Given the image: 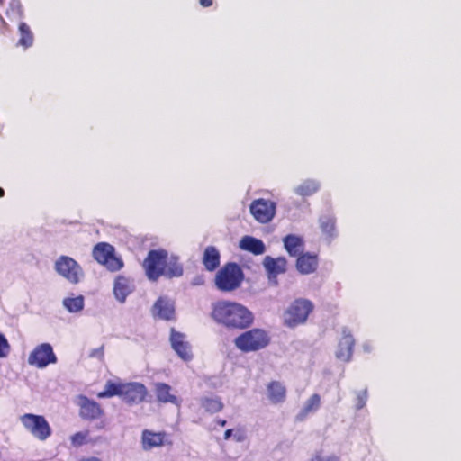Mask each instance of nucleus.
I'll use <instances>...</instances> for the list:
<instances>
[{
	"instance_id": "nucleus-35",
	"label": "nucleus",
	"mask_w": 461,
	"mask_h": 461,
	"mask_svg": "<svg viewBox=\"0 0 461 461\" xmlns=\"http://www.w3.org/2000/svg\"><path fill=\"white\" fill-rule=\"evenodd\" d=\"M357 408L361 409L365 406L366 399H367V393L366 391H363L357 394Z\"/></svg>"
},
{
	"instance_id": "nucleus-11",
	"label": "nucleus",
	"mask_w": 461,
	"mask_h": 461,
	"mask_svg": "<svg viewBox=\"0 0 461 461\" xmlns=\"http://www.w3.org/2000/svg\"><path fill=\"white\" fill-rule=\"evenodd\" d=\"M121 393L122 400L128 404H138L148 394L147 388L140 383H124Z\"/></svg>"
},
{
	"instance_id": "nucleus-25",
	"label": "nucleus",
	"mask_w": 461,
	"mask_h": 461,
	"mask_svg": "<svg viewBox=\"0 0 461 461\" xmlns=\"http://www.w3.org/2000/svg\"><path fill=\"white\" fill-rule=\"evenodd\" d=\"M321 406V396L318 393L312 394L304 403L303 409L298 414V418L302 420L310 413L315 412Z\"/></svg>"
},
{
	"instance_id": "nucleus-14",
	"label": "nucleus",
	"mask_w": 461,
	"mask_h": 461,
	"mask_svg": "<svg viewBox=\"0 0 461 461\" xmlns=\"http://www.w3.org/2000/svg\"><path fill=\"white\" fill-rule=\"evenodd\" d=\"M355 339L348 329H343L342 337L339 341L336 357L341 361L348 362L353 354Z\"/></svg>"
},
{
	"instance_id": "nucleus-9",
	"label": "nucleus",
	"mask_w": 461,
	"mask_h": 461,
	"mask_svg": "<svg viewBox=\"0 0 461 461\" xmlns=\"http://www.w3.org/2000/svg\"><path fill=\"white\" fill-rule=\"evenodd\" d=\"M249 211L257 221L268 223L276 215V203L271 200L258 198L252 201Z\"/></svg>"
},
{
	"instance_id": "nucleus-13",
	"label": "nucleus",
	"mask_w": 461,
	"mask_h": 461,
	"mask_svg": "<svg viewBox=\"0 0 461 461\" xmlns=\"http://www.w3.org/2000/svg\"><path fill=\"white\" fill-rule=\"evenodd\" d=\"M166 444H171V441L168 440V436L165 431L154 432L149 429H144L141 433V446L146 451Z\"/></svg>"
},
{
	"instance_id": "nucleus-18",
	"label": "nucleus",
	"mask_w": 461,
	"mask_h": 461,
	"mask_svg": "<svg viewBox=\"0 0 461 461\" xmlns=\"http://www.w3.org/2000/svg\"><path fill=\"white\" fill-rule=\"evenodd\" d=\"M267 398L273 404L283 403L286 399V388L279 381H271L267 385Z\"/></svg>"
},
{
	"instance_id": "nucleus-7",
	"label": "nucleus",
	"mask_w": 461,
	"mask_h": 461,
	"mask_svg": "<svg viewBox=\"0 0 461 461\" xmlns=\"http://www.w3.org/2000/svg\"><path fill=\"white\" fill-rule=\"evenodd\" d=\"M20 420L26 430L41 441L46 440L51 435V428L44 416L25 413L21 416Z\"/></svg>"
},
{
	"instance_id": "nucleus-28",
	"label": "nucleus",
	"mask_w": 461,
	"mask_h": 461,
	"mask_svg": "<svg viewBox=\"0 0 461 461\" xmlns=\"http://www.w3.org/2000/svg\"><path fill=\"white\" fill-rule=\"evenodd\" d=\"M123 383H114L112 380L107 381L105 384L104 390L99 392L97 393V397L102 398H111L113 396H120L122 389Z\"/></svg>"
},
{
	"instance_id": "nucleus-33",
	"label": "nucleus",
	"mask_w": 461,
	"mask_h": 461,
	"mask_svg": "<svg viewBox=\"0 0 461 461\" xmlns=\"http://www.w3.org/2000/svg\"><path fill=\"white\" fill-rule=\"evenodd\" d=\"M10 352V345L4 334L0 333V357L4 358Z\"/></svg>"
},
{
	"instance_id": "nucleus-16",
	"label": "nucleus",
	"mask_w": 461,
	"mask_h": 461,
	"mask_svg": "<svg viewBox=\"0 0 461 461\" xmlns=\"http://www.w3.org/2000/svg\"><path fill=\"white\" fill-rule=\"evenodd\" d=\"M134 290L132 281L124 276H118L114 280L113 293L115 297L123 303L126 297Z\"/></svg>"
},
{
	"instance_id": "nucleus-41",
	"label": "nucleus",
	"mask_w": 461,
	"mask_h": 461,
	"mask_svg": "<svg viewBox=\"0 0 461 461\" xmlns=\"http://www.w3.org/2000/svg\"><path fill=\"white\" fill-rule=\"evenodd\" d=\"M5 195V191L3 188L0 187V198Z\"/></svg>"
},
{
	"instance_id": "nucleus-36",
	"label": "nucleus",
	"mask_w": 461,
	"mask_h": 461,
	"mask_svg": "<svg viewBox=\"0 0 461 461\" xmlns=\"http://www.w3.org/2000/svg\"><path fill=\"white\" fill-rule=\"evenodd\" d=\"M11 12L17 14L18 15L22 14V8L19 0H13L11 3Z\"/></svg>"
},
{
	"instance_id": "nucleus-3",
	"label": "nucleus",
	"mask_w": 461,
	"mask_h": 461,
	"mask_svg": "<svg viewBox=\"0 0 461 461\" xmlns=\"http://www.w3.org/2000/svg\"><path fill=\"white\" fill-rule=\"evenodd\" d=\"M268 332L263 329L253 328L240 333L234 339L235 347L243 353L259 351L270 343Z\"/></svg>"
},
{
	"instance_id": "nucleus-19",
	"label": "nucleus",
	"mask_w": 461,
	"mask_h": 461,
	"mask_svg": "<svg viewBox=\"0 0 461 461\" xmlns=\"http://www.w3.org/2000/svg\"><path fill=\"white\" fill-rule=\"evenodd\" d=\"M221 255L214 246L205 248L202 262L207 271L212 272L220 266Z\"/></svg>"
},
{
	"instance_id": "nucleus-1",
	"label": "nucleus",
	"mask_w": 461,
	"mask_h": 461,
	"mask_svg": "<svg viewBox=\"0 0 461 461\" xmlns=\"http://www.w3.org/2000/svg\"><path fill=\"white\" fill-rule=\"evenodd\" d=\"M142 267L151 282H157L161 276L172 279L184 274L179 257L169 255L164 249H150L142 262Z\"/></svg>"
},
{
	"instance_id": "nucleus-27",
	"label": "nucleus",
	"mask_w": 461,
	"mask_h": 461,
	"mask_svg": "<svg viewBox=\"0 0 461 461\" xmlns=\"http://www.w3.org/2000/svg\"><path fill=\"white\" fill-rule=\"evenodd\" d=\"M284 245L291 256H297L303 249V240L294 235H287L284 239Z\"/></svg>"
},
{
	"instance_id": "nucleus-39",
	"label": "nucleus",
	"mask_w": 461,
	"mask_h": 461,
	"mask_svg": "<svg viewBox=\"0 0 461 461\" xmlns=\"http://www.w3.org/2000/svg\"><path fill=\"white\" fill-rule=\"evenodd\" d=\"M232 432H233V430H232L231 429H227V430L224 432V439H225V440H228V439L231 437Z\"/></svg>"
},
{
	"instance_id": "nucleus-6",
	"label": "nucleus",
	"mask_w": 461,
	"mask_h": 461,
	"mask_svg": "<svg viewBox=\"0 0 461 461\" xmlns=\"http://www.w3.org/2000/svg\"><path fill=\"white\" fill-rule=\"evenodd\" d=\"M93 257L111 272L119 271L124 266L122 259L115 255L114 247L106 242H99L94 247Z\"/></svg>"
},
{
	"instance_id": "nucleus-34",
	"label": "nucleus",
	"mask_w": 461,
	"mask_h": 461,
	"mask_svg": "<svg viewBox=\"0 0 461 461\" xmlns=\"http://www.w3.org/2000/svg\"><path fill=\"white\" fill-rule=\"evenodd\" d=\"M312 461H339V458L334 455H328L323 451L316 453Z\"/></svg>"
},
{
	"instance_id": "nucleus-10",
	"label": "nucleus",
	"mask_w": 461,
	"mask_h": 461,
	"mask_svg": "<svg viewBox=\"0 0 461 461\" xmlns=\"http://www.w3.org/2000/svg\"><path fill=\"white\" fill-rule=\"evenodd\" d=\"M57 360L53 348L49 343L38 345L28 357V363L38 368H44L50 364H55Z\"/></svg>"
},
{
	"instance_id": "nucleus-31",
	"label": "nucleus",
	"mask_w": 461,
	"mask_h": 461,
	"mask_svg": "<svg viewBox=\"0 0 461 461\" xmlns=\"http://www.w3.org/2000/svg\"><path fill=\"white\" fill-rule=\"evenodd\" d=\"M63 305L69 312H80L84 308V297L78 295L77 297L65 298Z\"/></svg>"
},
{
	"instance_id": "nucleus-15",
	"label": "nucleus",
	"mask_w": 461,
	"mask_h": 461,
	"mask_svg": "<svg viewBox=\"0 0 461 461\" xmlns=\"http://www.w3.org/2000/svg\"><path fill=\"white\" fill-rule=\"evenodd\" d=\"M170 342L173 349L184 360L192 358V350L189 343L185 340V336L174 329L171 330Z\"/></svg>"
},
{
	"instance_id": "nucleus-37",
	"label": "nucleus",
	"mask_w": 461,
	"mask_h": 461,
	"mask_svg": "<svg viewBox=\"0 0 461 461\" xmlns=\"http://www.w3.org/2000/svg\"><path fill=\"white\" fill-rule=\"evenodd\" d=\"M199 3L203 7H209L212 5L213 2L212 0H199Z\"/></svg>"
},
{
	"instance_id": "nucleus-2",
	"label": "nucleus",
	"mask_w": 461,
	"mask_h": 461,
	"mask_svg": "<svg viewBox=\"0 0 461 461\" xmlns=\"http://www.w3.org/2000/svg\"><path fill=\"white\" fill-rule=\"evenodd\" d=\"M212 319L229 330H246L253 324L254 315L245 305L230 300L212 303Z\"/></svg>"
},
{
	"instance_id": "nucleus-38",
	"label": "nucleus",
	"mask_w": 461,
	"mask_h": 461,
	"mask_svg": "<svg viewBox=\"0 0 461 461\" xmlns=\"http://www.w3.org/2000/svg\"><path fill=\"white\" fill-rule=\"evenodd\" d=\"M77 461H102V460L95 456H88V457H81Z\"/></svg>"
},
{
	"instance_id": "nucleus-4",
	"label": "nucleus",
	"mask_w": 461,
	"mask_h": 461,
	"mask_svg": "<svg viewBox=\"0 0 461 461\" xmlns=\"http://www.w3.org/2000/svg\"><path fill=\"white\" fill-rule=\"evenodd\" d=\"M244 279V273L239 264L228 262L215 276V285L221 292H232L239 288Z\"/></svg>"
},
{
	"instance_id": "nucleus-24",
	"label": "nucleus",
	"mask_w": 461,
	"mask_h": 461,
	"mask_svg": "<svg viewBox=\"0 0 461 461\" xmlns=\"http://www.w3.org/2000/svg\"><path fill=\"white\" fill-rule=\"evenodd\" d=\"M202 408L208 413L213 414L222 411L224 404L218 396L203 397L200 400Z\"/></svg>"
},
{
	"instance_id": "nucleus-20",
	"label": "nucleus",
	"mask_w": 461,
	"mask_h": 461,
	"mask_svg": "<svg viewBox=\"0 0 461 461\" xmlns=\"http://www.w3.org/2000/svg\"><path fill=\"white\" fill-rule=\"evenodd\" d=\"M153 312L156 316L167 321L172 320L175 316V309L173 304L162 297H159L156 301L153 306Z\"/></svg>"
},
{
	"instance_id": "nucleus-5",
	"label": "nucleus",
	"mask_w": 461,
	"mask_h": 461,
	"mask_svg": "<svg viewBox=\"0 0 461 461\" xmlns=\"http://www.w3.org/2000/svg\"><path fill=\"white\" fill-rule=\"evenodd\" d=\"M313 310V304L307 299L294 300L284 314V321L287 327L294 328L303 324Z\"/></svg>"
},
{
	"instance_id": "nucleus-30",
	"label": "nucleus",
	"mask_w": 461,
	"mask_h": 461,
	"mask_svg": "<svg viewBox=\"0 0 461 461\" xmlns=\"http://www.w3.org/2000/svg\"><path fill=\"white\" fill-rule=\"evenodd\" d=\"M319 185L313 180H306L295 188V193L301 196H310L316 193Z\"/></svg>"
},
{
	"instance_id": "nucleus-32",
	"label": "nucleus",
	"mask_w": 461,
	"mask_h": 461,
	"mask_svg": "<svg viewBox=\"0 0 461 461\" xmlns=\"http://www.w3.org/2000/svg\"><path fill=\"white\" fill-rule=\"evenodd\" d=\"M70 442L71 445L75 447H79L85 444H87L89 442H95V440H92L89 438V431H79L75 434H73L70 437Z\"/></svg>"
},
{
	"instance_id": "nucleus-12",
	"label": "nucleus",
	"mask_w": 461,
	"mask_h": 461,
	"mask_svg": "<svg viewBox=\"0 0 461 461\" xmlns=\"http://www.w3.org/2000/svg\"><path fill=\"white\" fill-rule=\"evenodd\" d=\"M78 399L79 414L82 419L94 420L100 419L104 415V411L98 402L84 395H80Z\"/></svg>"
},
{
	"instance_id": "nucleus-26",
	"label": "nucleus",
	"mask_w": 461,
	"mask_h": 461,
	"mask_svg": "<svg viewBox=\"0 0 461 461\" xmlns=\"http://www.w3.org/2000/svg\"><path fill=\"white\" fill-rule=\"evenodd\" d=\"M322 233L327 238H333L336 235V219L332 215H322L319 219Z\"/></svg>"
},
{
	"instance_id": "nucleus-22",
	"label": "nucleus",
	"mask_w": 461,
	"mask_h": 461,
	"mask_svg": "<svg viewBox=\"0 0 461 461\" xmlns=\"http://www.w3.org/2000/svg\"><path fill=\"white\" fill-rule=\"evenodd\" d=\"M155 393L158 402L163 403H172L178 405L177 397L171 393V386L165 383H157L155 384Z\"/></svg>"
},
{
	"instance_id": "nucleus-17",
	"label": "nucleus",
	"mask_w": 461,
	"mask_h": 461,
	"mask_svg": "<svg viewBox=\"0 0 461 461\" xmlns=\"http://www.w3.org/2000/svg\"><path fill=\"white\" fill-rule=\"evenodd\" d=\"M318 263L319 261L316 254L304 253L298 257L296 267L300 273L307 275L316 271Z\"/></svg>"
},
{
	"instance_id": "nucleus-43",
	"label": "nucleus",
	"mask_w": 461,
	"mask_h": 461,
	"mask_svg": "<svg viewBox=\"0 0 461 461\" xmlns=\"http://www.w3.org/2000/svg\"><path fill=\"white\" fill-rule=\"evenodd\" d=\"M4 4V0H0V5H3Z\"/></svg>"
},
{
	"instance_id": "nucleus-8",
	"label": "nucleus",
	"mask_w": 461,
	"mask_h": 461,
	"mask_svg": "<svg viewBox=\"0 0 461 461\" xmlns=\"http://www.w3.org/2000/svg\"><path fill=\"white\" fill-rule=\"evenodd\" d=\"M55 270L71 284L79 283L84 274L80 265L68 256H60L56 260Z\"/></svg>"
},
{
	"instance_id": "nucleus-23",
	"label": "nucleus",
	"mask_w": 461,
	"mask_h": 461,
	"mask_svg": "<svg viewBox=\"0 0 461 461\" xmlns=\"http://www.w3.org/2000/svg\"><path fill=\"white\" fill-rule=\"evenodd\" d=\"M287 261L285 258H273L269 256L264 259V266L270 276H276L286 271Z\"/></svg>"
},
{
	"instance_id": "nucleus-21",
	"label": "nucleus",
	"mask_w": 461,
	"mask_h": 461,
	"mask_svg": "<svg viewBox=\"0 0 461 461\" xmlns=\"http://www.w3.org/2000/svg\"><path fill=\"white\" fill-rule=\"evenodd\" d=\"M240 248L254 255H262L266 250L264 242L252 236H244L240 241Z\"/></svg>"
},
{
	"instance_id": "nucleus-29",
	"label": "nucleus",
	"mask_w": 461,
	"mask_h": 461,
	"mask_svg": "<svg viewBox=\"0 0 461 461\" xmlns=\"http://www.w3.org/2000/svg\"><path fill=\"white\" fill-rule=\"evenodd\" d=\"M20 40L19 44L24 48H28L33 43V34L30 27L25 23L19 24Z\"/></svg>"
},
{
	"instance_id": "nucleus-40",
	"label": "nucleus",
	"mask_w": 461,
	"mask_h": 461,
	"mask_svg": "<svg viewBox=\"0 0 461 461\" xmlns=\"http://www.w3.org/2000/svg\"><path fill=\"white\" fill-rule=\"evenodd\" d=\"M216 423L221 427H224L226 425L227 421L223 419H218V420H216Z\"/></svg>"
},
{
	"instance_id": "nucleus-42",
	"label": "nucleus",
	"mask_w": 461,
	"mask_h": 461,
	"mask_svg": "<svg viewBox=\"0 0 461 461\" xmlns=\"http://www.w3.org/2000/svg\"><path fill=\"white\" fill-rule=\"evenodd\" d=\"M9 14H10V11H9V10H7V11H6V15H9Z\"/></svg>"
}]
</instances>
